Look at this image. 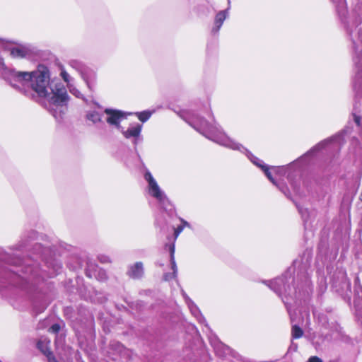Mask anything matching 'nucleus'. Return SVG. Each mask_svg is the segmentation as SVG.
I'll use <instances>...</instances> for the list:
<instances>
[{
	"label": "nucleus",
	"instance_id": "5701e85b",
	"mask_svg": "<svg viewBox=\"0 0 362 362\" xmlns=\"http://www.w3.org/2000/svg\"><path fill=\"white\" fill-rule=\"evenodd\" d=\"M69 92L78 98L82 99L86 103L88 104V100L83 96V95L76 88L74 84H69Z\"/></svg>",
	"mask_w": 362,
	"mask_h": 362
},
{
	"label": "nucleus",
	"instance_id": "412c9836",
	"mask_svg": "<svg viewBox=\"0 0 362 362\" xmlns=\"http://www.w3.org/2000/svg\"><path fill=\"white\" fill-rule=\"evenodd\" d=\"M86 119L95 125L99 124H104V122L102 119V115L95 110L88 111L86 114Z\"/></svg>",
	"mask_w": 362,
	"mask_h": 362
},
{
	"label": "nucleus",
	"instance_id": "ddd939ff",
	"mask_svg": "<svg viewBox=\"0 0 362 362\" xmlns=\"http://www.w3.org/2000/svg\"><path fill=\"white\" fill-rule=\"evenodd\" d=\"M86 275L89 278L94 277L100 281H105L107 278L106 272L90 260L86 263Z\"/></svg>",
	"mask_w": 362,
	"mask_h": 362
},
{
	"label": "nucleus",
	"instance_id": "6ab92c4d",
	"mask_svg": "<svg viewBox=\"0 0 362 362\" xmlns=\"http://www.w3.org/2000/svg\"><path fill=\"white\" fill-rule=\"evenodd\" d=\"M37 348L45 356L51 355L50 340L46 337H41L37 342Z\"/></svg>",
	"mask_w": 362,
	"mask_h": 362
},
{
	"label": "nucleus",
	"instance_id": "58836bf2",
	"mask_svg": "<svg viewBox=\"0 0 362 362\" xmlns=\"http://www.w3.org/2000/svg\"><path fill=\"white\" fill-rule=\"evenodd\" d=\"M358 38L362 44V28L358 32Z\"/></svg>",
	"mask_w": 362,
	"mask_h": 362
},
{
	"label": "nucleus",
	"instance_id": "b1692460",
	"mask_svg": "<svg viewBox=\"0 0 362 362\" xmlns=\"http://www.w3.org/2000/svg\"><path fill=\"white\" fill-rule=\"evenodd\" d=\"M303 334V329L298 325H293L291 329V336L293 339H299Z\"/></svg>",
	"mask_w": 362,
	"mask_h": 362
},
{
	"label": "nucleus",
	"instance_id": "79ce46f5",
	"mask_svg": "<svg viewBox=\"0 0 362 362\" xmlns=\"http://www.w3.org/2000/svg\"><path fill=\"white\" fill-rule=\"evenodd\" d=\"M94 104L96 105L98 107H100V105H98L96 102H94Z\"/></svg>",
	"mask_w": 362,
	"mask_h": 362
},
{
	"label": "nucleus",
	"instance_id": "9d476101",
	"mask_svg": "<svg viewBox=\"0 0 362 362\" xmlns=\"http://www.w3.org/2000/svg\"><path fill=\"white\" fill-rule=\"evenodd\" d=\"M354 54L353 62L355 76L354 78V88L359 91L362 89V52L358 51L356 43L353 40Z\"/></svg>",
	"mask_w": 362,
	"mask_h": 362
},
{
	"label": "nucleus",
	"instance_id": "39448f33",
	"mask_svg": "<svg viewBox=\"0 0 362 362\" xmlns=\"http://www.w3.org/2000/svg\"><path fill=\"white\" fill-rule=\"evenodd\" d=\"M344 134L345 131H341V132H339L338 134L332 136V137L320 141L315 146H313L311 149H310L305 155L300 157L298 160L291 163L288 165H283L279 167L272 166L271 167V169L272 170L275 175L279 178H281V176L287 175L288 180L290 181L293 189L296 190V187L291 180V175L289 170L291 169H293L296 167L298 160H304L306 157L314 155L315 153L324 148L339 149L341 147V146L344 144Z\"/></svg>",
	"mask_w": 362,
	"mask_h": 362
},
{
	"label": "nucleus",
	"instance_id": "aec40b11",
	"mask_svg": "<svg viewBox=\"0 0 362 362\" xmlns=\"http://www.w3.org/2000/svg\"><path fill=\"white\" fill-rule=\"evenodd\" d=\"M28 52V49L23 46H17L10 49V54L14 58L25 57Z\"/></svg>",
	"mask_w": 362,
	"mask_h": 362
},
{
	"label": "nucleus",
	"instance_id": "f704fd0d",
	"mask_svg": "<svg viewBox=\"0 0 362 362\" xmlns=\"http://www.w3.org/2000/svg\"><path fill=\"white\" fill-rule=\"evenodd\" d=\"M35 247L36 248H37V250H40V252H39V255H40V256H42V255H43V254L45 252V251L47 250H45V249L42 248V246H41V245H40V244H36V245H35Z\"/></svg>",
	"mask_w": 362,
	"mask_h": 362
},
{
	"label": "nucleus",
	"instance_id": "6e6552de",
	"mask_svg": "<svg viewBox=\"0 0 362 362\" xmlns=\"http://www.w3.org/2000/svg\"><path fill=\"white\" fill-rule=\"evenodd\" d=\"M69 64L80 74L88 88L93 91L96 82L95 73L91 71L82 62L77 59L70 60Z\"/></svg>",
	"mask_w": 362,
	"mask_h": 362
},
{
	"label": "nucleus",
	"instance_id": "c03bdc74",
	"mask_svg": "<svg viewBox=\"0 0 362 362\" xmlns=\"http://www.w3.org/2000/svg\"><path fill=\"white\" fill-rule=\"evenodd\" d=\"M361 201H362V193H361Z\"/></svg>",
	"mask_w": 362,
	"mask_h": 362
},
{
	"label": "nucleus",
	"instance_id": "0eeeda50",
	"mask_svg": "<svg viewBox=\"0 0 362 362\" xmlns=\"http://www.w3.org/2000/svg\"><path fill=\"white\" fill-rule=\"evenodd\" d=\"M144 177L147 182L148 194L157 200L161 208L167 210L170 205V201L148 170H146Z\"/></svg>",
	"mask_w": 362,
	"mask_h": 362
},
{
	"label": "nucleus",
	"instance_id": "2f4dec72",
	"mask_svg": "<svg viewBox=\"0 0 362 362\" xmlns=\"http://www.w3.org/2000/svg\"><path fill=\"white\" fill-rule=\"evenodd\" d=\"M297 349H298V344L296 343H294L292 341L290 346L288 347V352H295L297 351Z\"/></svg>",
	"mask_w": 362,
	"mask_h": 362
},
{
	"label": "nucleus",
	"instance_id": "473e14b6",
	"mask_svg": "<svg viewBox=\"0 0 362 362\" xmlns=\"http://www.w3.org/2000/svg\"><path fill=\"white\" fill-rule=\"evenodd\" d=\"M307 362H323L322 360L318 356H310Z\"/></svg>",
	"mask_w": 362,
	"mask_h": 362
},
{
	"label": "nucleus",
	"instance_id": "7c9ffc66",
	"mask_svg": "<svg viewBox=\"0 0 362 362\" xmlns=\"http://www.w3.org/2000/svg\"><path fill=\"white\" fill-rule=\"evenodd\" d=\"M183 229H184V226H178L175 229V231H174L175 239H176L178 237V235L182 232Z\"/></svg>",
	"mask_w": 362,
	"mask_h": 362
},
{
	"label": "nucleus",
	"instance_id": "f8f14e48",
	"mask_svg": "<svg viewBox=\"0 0 362 362\" xmlns=\"http://www.w3.org/2000/svg\"><path fill=\"white\" fill-rule=\"evenodd\" d=\"M104 112L106 114V122L111 126L116 127L118 129H122V127L120 125V122L122 120L126 118V114L125 112L111 109V108H106L104 110Z\"/></svg>",
	"mask_w": 362,
	"mask_h": 362
},
{
	"label": "nucleus",
	"instance_id": "4be33fe9",
	"mask_svg": "<svg viewBox=\"0 0 362 362\" xmlns=\"http://www.w3.org/2000/svg\"><path fill=\"white\" fill-rule=\"evenodd\" d=\"M38 233L35 230H30L28 233L26 235L23 237L21 240V243L16 246V250H21L22 248L26 247L27 243L28 242V239L35 240L37 239Z\"/></svg>",
	"mask_w": 362,
	"mask_h": 362
},
{
	"label": "nucleus",
	"instance_id": "ea45409f",
	"mask_svg": "<svg viewBox=\"0 0 362 362\" xmlns=\"http://www.w3.org/2000/svg\"><path fill=\"white\" fill-rule=\"evenodd\" d=\"M322 334H324V332H322ZM325 338L327 339H330L332 337V335L329 333H325Z\"/></svg>",
	"mask_w": 362,
	"mask_h": 362
},
{
	"label": "nucleus",
	"instance_id": "4c0bfd02",
	"mask_svg": "<svg viewBox=\"0 0 362 362\" xmlns=\"http://www.w3.org/2000/svg\"><path fill=\"white\" fill-rule=\"evenodd\" d=\"M180 220L182 223L180 226H184V228L185 227L190 228V224L187 221H186L185 220H184L183 218H180Z\"/></svg>",
	"mask_w": 362,
	"mask_h": 362
},
{
	"label": "nucleus",
	"instance_id": "cd10ccee",
	"mask_svg": "<svg viewBox=\"0 0 362 362\" xmlns=\"http://www.w3.org/2000/svg\"><path fill=\"white\" fill-rule=\"evenodd\" d=\"M317 321L320 324H321L322 327L327 329V326L328 325V320L327 315L322 313H320L317 316Z\"/></svg>",
	"mask_w": 362,
	"mask_h": 362
},
{
	"label": "nucleus",
	"instance_id": "72a5a7b5",
	"mask_svg": "<svg viewBox=\"0 0 362 362\" xmlns=\"http://www.w3.org/2000/svg\"><path fill=\"white\" fill-rule=\"evenodd\" d=\"M111 346H115L117 351H121L122 349L123 348L122 345L119 342H115Z\"/></svg>",
	"mask_w": 362,
	"mask_h": 362
},
{
	"label": "nucleus",
	"instance_id": "c756f323",
	"mask_svg": "<svg viewBox=\"0 0 362 362\" xmlns=\"http://www.w3.org/2000/svg\"><path fill=\"white\" fill-rule=\"evenodd\" d=\"M60 329V325L59 324H54L49 328V331L52 333L56 334Z\"/></svg>",
	"mask_w": 362,
	"mask_h": 362
},
{
	"label": "nucleus",
	"instance_id": "7ed1b4c3",
	"mask_svg": "<svg viewBox=\"0 0 362 362\" xmlns=\"http://www.w3.org/2000/svg\"><path fill=\"white\" fill-rule=\"evenodd\" d=\"M308 260L305 262L296 259L293 265L281 276L264 283L276 293L286 305L290 313L288 305L308 296L312 291L313 285L308 272Z\"/></svg>",
	"mask_w": 362,
	"mask_h": 362
},
{
	"label": "nucleus",
	"instance_id": "a878e982",
	"mask_svg": "<svg viewBox=\"0 0 362 362\" xmlns=\"http://www.w3.org/2000/svg\"><path fill=\"white\" fill-rule=\"evenodd\" d=\"M296 206L298 209L299 213L301 215V217L304 223H307L310 218V212L308 211V209L303 208L298 204H296Z\"/></svg>",
	"mask_w": 362,
	"mask_h": 362
},
{
	"label": "nucleus",
	"instance_id": "c9c22d12",
	"mask_svg": "<svg viewBox=\"0 0 362 362\" xmlns=\"http://www.w3.org/2000/svg\"><path fill=\"white\" fill-rule=\"evenodd\" d=\"M46 357L47 358L48 362H58L52 353L51 354V355H48Z\"/></svg>",
	"mask_w": 362,
	"mask_h": 362
},
{
	"label": "nucleus",
	"instance_id": "37998d69",
	"mask_svg": "<svg viewBox=\"0 0 362 362\" xmlns=\"http://www.w3.org/2000/svg\"><path fill=\"white\" fill-rule=\"evenodd\" d=\"M105 300V298L103 300H101L100 303H103Z\"/></svg>",
	"mask_w": 362,
	"mask_h": 362
},
{
	"label": "nucleus",
	"instance_id": "393cba45",
	"mask_svg": "<svg viewBox=\"0 0 362 362\" xmlns=\"http://www.w3.org/2000/svg\"><path fill=\"white\" fill-rule=\"evenodd\" d=\"M152 112L150 111H142L135 112V115L137 116L138 119L142 122H146L151 116Z\"/></svg>",
	"mask_w": 362,
	"mask_h": 362
},
{
	"label": "nucleus",
	"instance_id": "c85d7f7f",
	"mask_svg": "<svg viewBox=\"0 0 362 362\" xmlns=\"http://www.w3.org/2000/svg\"><path fill=\"white\" fill-rule=\"evenodd\" d=\"M98 259L103 264L110 263L111 262L110 258L105 255H99L98 256Z\"/></svg>",
	"mask_w": 362,
	"mask_h": 362
},
{
	"label": "nucleus",
	"instance_id": "1a4fd4ad",
	"mask_svg": "<svg viewBox=\"0 0 362 362\" xmlns=\"http://www.w3.org/2000/svg\"><path fill=\"white\" fill-rule=\"evenodd\" d=\"M209 340L218 356L221 358H228L230 359L231 358L237 360H241V356L237 352L222 343L216 335L212 334L209 335Z\"/></svg>",
	"mask_w": 362,
	"mask_h": 362
},
{
	"label": "nucleus",
	"instance_id": "423d86ee",
	"mask_svg": "<svg viewBox=\"0 0 362 362\" xmlns=\"http://www.w3.org/2000/svg\"><path fill=\"white\" fill-rule=\"evenodd\" d=\"M335 6L338 16L348 34L351 36L354 28L362 23V4H357L351 15L348 14L346 0H330Z\"/></svg>",
	"mask_w": 362,
	"mask_h": 362
},
{
	"label": "nucleus",
	"instance_id": "bb28decb",
	"mask_svg": "<svg viewBox=\"0 0 362 362\" xmlns=\"http://www.w3.org/2000/svg\"><path fill=\"white\" fill-rule=\"evenodd\" d=\"M60 76L66 83L67 87H69V84H72L71 82L74 81V79L70 76V75L66 72L65 69H61Z\"/></svg>",
	"mask_w": 362,
	"mask_h": 362
},
{
	"label": "nucleus",
	"instance_id": "a211bd4d",
	"mask_svg": "<svg viewBox=\"0 0 362 362\" xmlns=\"http://www.w3.org/2000/svg\"><path fill=\"white\" fill-rule=\"evenodd\" d=\"M127 274L133 279H139L144 276V268L141 262H136L128 267Z\"/></svg>",
	"mask_w": 362,
	"mask_h": 362
},
{
	"label": "nucleus",
	"instance_id": "a19ab883",
	"mask_svg": "<svg viewBox=\"0 0 362 362\" xmlns=\"http://www.w3.org/2000/svg\"><path fill=\"white\" fill-rule=\"evenodd\" d=\"M191 327H192V330H194V332H197V328L195 327V326H194V325H191Z\"/></svg>",
	"mask_w": 362,
	"mask_h": 362
},
{
	"label": "nucleus",
	"instance_id": "f3484780",
	"mask_svg": "<svg viewBox=\"0 0 362 362\" xmlns=\"http://www.w3.org/2000/svg\"><path fill=\"white\" fill-rule=\"evenodd\" d=\"M271 167L269 168L268 165H265L264 168L262 169V170L264 173L267 177L274 185L276 186L279 189L284 193L287 197L290 196V192L288 187L281 181L278 180L276 178L274 177L272 175V173L270 171Z\"/></svg>",
	"mask_w": 362,
	"mask_h": 362
},
{
	"label": "nucleus",
	"instance_id": "4468645a",
	"mask_svg": "<svg viewBox=\"0 0 362 362\" xmlns=\"http://www.w3.org/2000/svg\"><path fill=\"white\" fill-rule=\"evenodd\" d=\"M229 8L218 11L215 16L214 24L211 29V34L214 36L218 35L221 28L222 27L225 20L229 16Z\"/></svg>",
	"mask_w": 362,
	"mask_h": 362
},
{
	"label": "nucleus",
	"instance_id": "e433bc0d",
	"mask_svg": "<svg viewBox=\"0 0 362 362\" xmlns=\"http://www.w3.org/2000/svg\"><path fill=\"white\" fill-rule=\"evenodd\" d=\"M354 122L357 124V126L361 125V118L359 116H357L356 115H354Z\"/></svg>",
	"mask_w": 362,
	"mask_h": 362
},
{
	"label": "nucleus",
	"instance_id": "9b49d317",
	"mask_svg": "<svg viewBox=\"0 0 362 362\" xmlns=\"http://www.w3.org/2000/svg\"><path fill=\"white\" fill-rule=\"evenodd\" d=\"M121 132L123 136L127 139H132V143L134 146L135 151H136V146L141 143L143 141V136H141L142 125L140 124H131L127 130H124L122 127Z\"/></svg>",
	"mask_w": 362,
	"mask_h": 362
},
{
	"label": "nucleus",
	"instance_id": "f03ea898",
	"mask_svg": "<svg viewBox=\"0 0 362 362\" xmlns=\"http://www.w3.org/2000/svg\"><path fill=\"white\" fill-rule=\"evenodd\" d=\"M48 271L42 270L36 262L26 263L20 269L13 271L21 280V286L27 290L34 310L37 313L43 312L51 299L47 292L45 279L57 275L62 269V264L57 259L45 260Z\"/></svg>",
	"mask_w": 362,
	"mask_h": 362
},
{
	"label": "nucleus",
	"instance_id": "dca6fc26",
	"mask_svg": "<svg viewBox=\"0 0 362 362\" xmlns=\"http://www.w3.org/2000/svg\"><path fill=\"white\" fill-rule=\"evenodd\" d=\"M183 297L185 300V302L192 313V315L197 320V321L200 324H204L205 327L208 330H209V327L206 322L205 318L202 316L199 308L194 303V302L185 294V293L182 291Z\"/></svg>",
	"mask_w": 362,
	"mask_h": 362
},
{
	"label": "nucleus",
	"instance_id": "f257e3e1",
	"mask_svg": "<svg viewBox=\"0 0 362 362\" xmlns=\"http://www.w3.org/2000/svg\"><path fill=\"white\" fill-rule=\"evenodd\" d=\"M49 77V69L40 64L31 72L11 70L7 80L13 88L28 97L33 98L36 94L42 105L57 119L68 101L69 95L63 83L50 81Z\"/></svg>",
	"mask_w": 362,
	"mask_h": 362
},
{
	"label": "nucleus",
	"instance_id": "20e7f679",
	"mask_svg": "<svg viewBox=\"0 0 362 362\" xmlns=\"http://www.w3.org/2000/svg\"><path fill=\"white\" fill-rule=\"evenodd\" d=\"M179 115L208 139L224 147L245 153L248 159L261 170L266 165L263 160L255 156L243 145L228 137L213 119L212 122L205 120L197 110L192 109L182 110L180 112Z\"/></svg>",
	"mask_w": 362,
	"mask_h": 362
},
{
	"label": "nucleus",
	"instance_id": "2eb2a0df",
	"mask_svg": "<svg viewBox=\"0 0 362 362\" xmlns=\"http://www.w3.org/2000/svg\"><path fill=\"white\" fill-rule=\"evenodd\" d=\"M165 249L168 250L170 255V264L173 273H165L163 276L165 281H170L173 279H175L177 273V268L175 260V243H168L165 245Z\"/></svg>",
	"mask_w": 362,
	"mask_h": 362
}]
</instances>
